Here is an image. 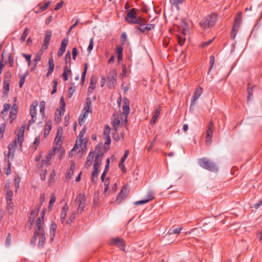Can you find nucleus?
<instances>
[{
	"instance_id": "nucleus-23",
	"label": "nucleus",
	"mask_w": 262,
	"mask_h": 262,
	"mask_svg": "<svg viewBox=\"0 0 262 262\" xmlns=\"http://www.w3.org/2000/svg\"><path fill=\"white\" fill-rule=\"evenodd\" d=\"M94 157V152L92 151H90L86 159L85 162V165L89 166L92 164V161L93 160Z\"/></svg>"
},
{
	"instance_id": "nucleus-5",
	"label": "nucleus",
	"mask_w": 262,
	"mask_h": 262,
	"mask_svg": "<svg viewBox=\"0 0 262 262\" xmlns=\"http://www.w3.org/2000/svg\"><path fill=\"white\" fill-rule=\"evenodd\" d=\"M117 71L115 69H112L110 71L107 75L108 81L107 85L110 89L115 88V84L116 82Z\"/></svg>"
},
{
	"instance_id": "nucleus-6",
	"label": "nucleus",
	"mask_w": 262,
	"mask_h": 262,
	"mask_svg": "<svg viewBox=\"0 0 262 262\" xmlns=\"http://www.w3.org/2000/svg\"><path fill=\"white\" fill-rule=\"evenodd\" d=\"M129 191V189L127 185L123 186L117 196L116 200H115V203L117 204H120L123 200L126 198Z\"/></svg>"
},
{
	"instance_id": "nucleus-4",
	"label": "nucleus",
	"mask_w": 262,
	"mask_h": 262,
	"mask_svg": "<svg viewBox=\"0 0 262 262\" xmlns=\"http://www.w3.org/2000/svg\"><path fill=\"white\" fill-rule=\"evenodd\" d=\"M75 202L78 204L77 210L79 212L81 213L84 209L86 198L84 193H79L75 200Z\"/></svg>"
},
{
	"instance_id": "nucleus-27",
	"label": "nucleus",
	"mask_w": 262,
	"mask_h": 262,
	"mask_svg": "<svg viewBox=\"0 0 262 262\" xmlns=\"http://www.w3.org/2000/svg\"><path fill=\"white\" fill-rule=\"evenodd\" d=\"M68 43V38H64L61 43V45L60 47L59 50L61 51L65 52Z\"/></svg>"
},
{
	"instance_id": "nucleus-15",
	"label": "nucleus",
	"mask_w": 262,
	"mask_h": 262,
	"mask_svg": "<svg viewBox=\"0 0 262 262\" xmlns=\"http://www.w3.org/2000/svg\"><path fill=\"white\" fill-rule=\"evenodd\" d=\"M89 112L82 110L81 115L78 119V122L80 126H82L84 123L86 119L87 118Z\"/></svg>"
},
{
	"instance_id": "nucleus-49",
	"label": "nucleus",
	"mask_w": 262,
	"mask_h": 262,
	"mask_svg": "<svg viewBox=\"0 0 262 262\" xmlns=\"http://www.w3.org/2000/svg\"><path fill=\"white\" fill-rule=\"evenodd\" d=\"M8 62L9 63V66L10 67H12L14 64V58L11 55V54H9L8 55Z\"/></svg>"
},
{
	"instance_id": "nucleus-43",
	"label": "nucleus",
	"mask_w": 262,
	"mask_h": 262,
	"mask_svg": "<svg viewBox=\"0 0 262 262\" xmlns=\"http://www.w3.org/2000/svg\"><path fill=\"white\" fill-rule=\"evenodd\" d=\"M13 192L11 190H7L6 195H7V201H11L13 199Z\"/></svg>"
},
{
	"instance_id": "nucleus-22",
	"label": "nucleus",
	"mask_w": 262,
	"mask_h": 262,
	"mask_svg": "<svg viewBox=\"0 0 262 262\" xmlns=\"http://www.w3.org/2000/svg\"><path fill=\"white\" fill-rule=\"evenodd\" d=\"M9 84L10 82H8L6 80H4L3 82V87H4V90H3V95L7 96L8 95L9 91Z\"/></svg>"
},
{
	"instance_id": "nucleus-45",
	"label": "nucleus",
	"mask_w": 262,
	"mask_h": 262,
	"mask_svg": "<svg viewBox=\"0 0 262 262\" xmlns=\"http://www.w3.org/2000/svg\"><path fill=\"white\" fill-rule=\"evenodd\" d=\"M53 82V89L51 93L52 95H53L57 92V84H58V81L56 79H54Z\"/></svg>"
},
{
	"instance_id": "nucleus-8",
	"label": "nucleus",
	"mask_w": 262,
	"mask_h": 262,
	"mask_svg": "<svg viewBox=\"0 0 262 262\" xmlns=\"http://www.w3.org/2000/svg\"><path fill=\"white\" fill-rule=\"evenodd\" d=\"M203 89L201 87H198L196 89L194 95L192 96L191 99V104L190 106V111L193 110V106L194 105L195 101L198 99L200 96L202 94Z\"/></svg>"
},
{
	"instance_id": "nucleus-46",
	"label": "nucleus",
	"mask_w": 262,
	"mask_h": 262,
	"mask_svg": "<svg viewBox=\"0 0 262 262\" xmlns=\"http://www.w3.org/2000/svg\"><path fill=\"white\" fill-rule=\"evenodd\" d=\"M16 140H15L13 143H10L8 145L9 150L15 151V148L16 147Z\"/></svg>"
},
{
	"instance_id": "nucleus-55",
	"label": "nucleus",
	"mask_w": 262,
	"mask_h": 262,
	"mask_svg": "<svg viewBox=\"0 0 262 262\" xmlns=\"http://www.w3.org/2000/svg\"><path fill=\"white\" fill-rule=\"evenodd\" d=\"M75 90H76L75 86H71L69 88V93H68L69 98H71L72 97L74 93L75 92Z\"/></svg>"
},
{
	"instance_id": "nucleus-60",
	"label": "nucleus",
	"mask_w": 262,
	"mask_h": 262,
	"mask_svg": "<svg viewBox=\"0 0 262 262\" xmlns=\"http://www.w3.org/2000/svg\"><path fill=\"white\" fill-rule=\"evenodd\" d=\"M11 77V74L10 73V72H8L5 75L4 80H6L8 82H10Z\"/></svg>"
},
{
	"instance_id": "nucleus-21",
	"label": "nucleus",
	"mask_w": 262,
	"mask_h": 262,
	"mask_svg": "<svg viewBox=\"0 0 262 262\" xmlns=\"http://www.w3.org/2000/svg\"><path fill=\"white\" fill-rule=\"evenodd\" d=\"M120 123V120L118 118H115L112 120V125L114 132H117L118 130Z\"/></svg>"
},
{
	"instance_id": "nucleus-20",
	"label": "nucleus",
	"mask_w": 262,
	"mask_h": 262,
	"mask_svg": "<svg viewBox=\"0 0 262 262\" xmlns=\"http://www.w3.org/2000/svg\"><path fill=\"white\" fill-rule=\"evenodd\" d=\"M46 241V236L45 233H42L40 236L38 243V247L39 248H42L43 247V245L45 244Z\"/></svg>"
},
{
	"instance_id": "nucleus-16",
	"label": "nucleus",
	"mask_w": 262,
	"mask_h": 262,
	"mask_svg": "<svg viewBox=\"0 0 262 262\" xmlns=\"http://www.w3.org/2000/svg\"><path fill=\"white\" fill-rule=\"evenodd\" d=\"M39 211V208H38L37 210H32L31 212L29 217V226H32L34 224V221L35 219V216L38 214Z\"/></svg>"
},
{
	"instance_id": "nucleus-9",
	"label": "nucleus",
	"mask_w": 262,
	"mask_h": 262,
	"mask_svg": "<svg viewBox=\"0 0 262 262\" xmlns=\"http://www.w3.org/2000/svg\"><path fill=\"white\" fill-rule=\"evenodd\" d=\"M130 112L129 107V101L128 99L124 98L123 99V115L126 118L127 115ZM127 121L126 118L125 119V122L126 123Z\"/></svg>"
},
{
	"instance_id": "nucleus-53",
	"label": "nucleus",
	"mask_w": 262,
	"mask_h": 262,
	"mask_svg": "<svg viewBox=\"0 0 262 262\" xmlns=\"http://www.w3.org/2000/svg\"><path fill=\"white\" fill-rule=\"evenodd\" d=\"M123 48L121 45H117L116 48V52L117 55L122 54H123Z\"/></svg>"
},
{
	"instance_id": "nucleus-19",
	"label": "nucleus",
	"mask_w": 262,
	"mask_h": 262,
	"mask_svg": "<svg viewBox=\"0 0 262 262\" xmlns=\"http://www.w3.org/2000/svg\"><path fill=\"white\" fill-rule=\"evenodd\" d=\"M160 114V110L158 108H156L155 110L154 115L150 121V123L151 124H154L156 122V121H157L158 118L159 117Z\"/></svg>"
},
{
	"instance_id": "nucleus-24",
	"label": "nucleus",
	"mask_w": 262,
	"mask_h": 262,
	"mask_svg": "<svg viewBox=\"0 0 262 262\" xmlns=\"http://www.w3.org/2000/svg\"><path fill=\"white\" fill-rule=\"evenodd\" d=\"M51 2L48 1L46 2L44 5L40 6L37 10L36 13H40L43 11H45L46 9H47V8L50 5Z\"/></svg>"
},
{
	"instance_id": "nucleus-62",
	"label": "nucleus",
	"mask_w": 262,
	"mask_h": 262,
	"mask_svg": "<svg viewBox=\"0 0 262 262\" xmlns=\"http://www.w3.org/2000/svg\"><path fill=\"white\" fill-rule=\"evenodd\" d=\"M147 203H148V200H146V199H145V200L136 201L135 202H134V205H143V204H146Z\"/></svg>"
},
{
	"instance_id": "nucleus-36",
	"label": "nucleus",
	"mask_w": 262,
	"mask_h": 262,
	"mask_svg": "<svg viewBox=\"0 0 262 262\" xmlns=\"http://www.w3.org/2000/svg\"><path fill=\"white\" fill-rule=\"evenodd\" d=\"M182 227H178L174 229L170 228L169 230V233L170 234H178L181 232V231L182 230Z\"/></svg>"
},
{
	"instance_id": "nucleus-37",
	"label": "nucleus",
	"mask_w": 262,
	"mask_h": 262,
	"mask_svg": "<svg viewBox=\"0 0 262 262\" xmlns=\"http://www.w3.org/2000/svg\"><path fill=\"white\" fill-rule=\"evenodd\" d=\"M69 209L68 204L66 203L62 208V211L61 212L60 216H66L67 212Z\"/></svg>"
},
{
	"instance_id": "nucleus-14",
	"label": "nucleus",
	"mask_w": 262,
	"mask_h": 262,
	"mask_svg": "<svg viewBox=\"0 0 262 262\" xmlns=\"http://www.w3.org/2000/svg\"><path fill=\"white\" fill-rule=\"evenodd\" d=\"M52 122L51 120H48L45 126V132L43 136L46 138L50 134L52 128Z\"/></svg>"
},
{
	"instance_id": "nucleus-59",
	"label": "nucleus",
	"mask_w": 262,
	"mask_h": 262,
	"mask_svg": "<svg viewBox=\"0 0 262 262\" xmlns=\"http://www.w3.org/2000/svg\"><path fill=\"white\" fill-rule=\"evenodd\" d=\"M94 43H93V38H91L90 41L89 45L88 48V51L90 52L93 49Z\"/></svg>"
},
{
	"instance_id": "nucleus-58",
	"label": "nucleus",
	"mask_w": 262,
	"mask_h": 262,
	"mask_svg": "<svg viewBox=\"0 0 262 262\" xmlns=\"http://www.w3.org/2000/svg\"><path fill=\"white\" fill-rule=\"evenodd\" d=\"M127 39V35L125 32L122 33L121 35V40L122 44L124 45Z\"/></svg>"
},
{
	"instance_id": "nucleus-26",
	"label": "nucleus",
	"mask_w": 262,
	"mask_h": 262,
	"mask_svg": "<svg viewBox=\"0 0 262 262\" xmlns=\"http://www.w3.org/2000/svg\"><path fill=\"white\" fill-rule=\"evenodd\" d=\"M46 102L45 101H41L40 102L39 108H40V113L43 118L45 117V110Z\"/></svg>"
},
{
	"instance_id": "nucleus-7",
	"label": "nucleus",
	"mask_w": 262,
	"mask_h": 262,
	"mask_svg": "<svg viewBox=\"0 0 262 262\" xmlns=\"http://www.w3.org/2000/svg\"><path fill=\"white\" fill-rule=\"evenodd\" d=\"M146 22V20L144 19V21H141V24L137 26L136 29L139 30L141 33H145L155 28V25L153 24H147L144 28H142L143 26H145Z\"/></svg>"
},
{
	"instance_id": "nucleus-56",
	"label": "nucleus",
	"mask_w": 262,
	"mask_h": 262,
	"mask_svg": "<svg viewBox=\"0 0 262 262\" xmlns=\"http://www.w3.org/2000/svg\"><path fill=\"white\" fill-rule=\"evenodd\" d=\"M71 55L70 51H68L65 56V61L67 63L71 61Z\"/></svg>"
},
{
	"instance_id": "nucleus-18",
	"label": "nucleus",
	"mask_w": 262,
	"mask_h": 262,
	"mask_svg": "<svg viewBox=\"0 0 262 262\" xmlns=\"http://www.w3.org/2000/svg\"><path fill=\"white\" fill-rule=\"evenodd\" d=\"M71 73V71L68 68V65L66 64L63 67V73L62 74V77L63 79L65 81H67L68 80L69 77L68 75L69 74Z\"/></svg>"
},
{
	"instance_id": "nucleus-17",
	"label": "nucleus",
	"mask_w": 262,
	"mask_h": 262,
	"mask_svg": "<svg viewBox=\"0 0 262 262\" xmlns=\"http://www.w3.org/2000/svg\"><path fill=\"white\" fill-rule=\"evenodd\" d=\"M37 102H34L33 104L31 105L30 107V114L31 118H36V107L37 106Z\"/></svg>"
},
{
	"instance_id": "nucleus-12",
	"label": "nucleus",
	"mask_w": 262,
	"mask_h": 262,
	"mask_svg": "<svg viewBox=\"0 0 262 262\" xmlns=\"http://www.w3.org/2000/svg\"><path fill=\"white\" fill-rule=\"evenodd\" d=\"M129 155V150L126 149L125 150L124 152V155L123 157L121 158L119 163V167L123 171H125V168L124 167V165L123 164L124 162L125 161V159L127 158L128 156Z\"/></svg>"
},
{
	"instance_id": "nucleus-57",
	"label": "nucleus",
	"mask_w": 262,
	"mask_h": 262,
	"mask_svg": "<svg viewBox=\"0 0 262 262\" xmlns=\"http://www.w3.org/2000/svg\"><path fill=\"white\" fill-rule=\"evenodd\" d=\"M75 212H73L70 216V218L67 221V224H71L75 219Z\"/></svg>"
},
{
	"instance_id": "nucleus-42",
	"label": "nucleus",
	"mask_w": 262,
	"mask_h": 262,
	"mask_svg": "<svg viewBox=\"0 0 262 262\" xmlns=\"http://www.w3.org/2000/svg\"><path fill=\"white\" fill-rule=\"evenodd\" d=\"M215 58L212 55L210 57V62H209V69L208 72V74H209V72H210L211 69L212 68L214 63Z\"/></svg>"
},
{
	"instance_id": "nucleus-50",
	"label": "nucleus",
	"mask_w": 262,
	"mask_h": 262,
	"mask_svg": "<svg viewBox=\"0 0 262 262\" xmlns=\"http://www.w3.org/2000/svg\"><path fill=\"white\" fill-rule=\"evenodd\" d=\"M55 200H56V198H55V196L54 194V193H52L51 197L50 198V200L49 204V208H52V205H53V204L55 202Z\"/></svg>"
},
{
	"instance_id": "nucleus-40",
	"label": "nucleus",
	"mask_w": 262,
	"mask_h": 262,
	"mask_svg": "<svg viewBox=\"0 0 262 262\" xmlns=\"http://www.w3.org/2000/svg\"><path fill=\"white\" fill-rule=\"evenodd\" d=\"M28 32H29V29H28V28H26L25 29L23 33L20 37L21 41L24 42L26 40V39L28 36Z\"/></svg>"
},
{
	"instance_id": "nucleus-25",
	"label": "nucleus",
	"mask_w": 262,
	"mask_h": 262,
	"mask_svg": "<svg viewBox=\"0 0 262 262\" xmlns=\"http://www.w3.org/2000/svg\"><path fill=\"white\" fill-rule=\"evenodd\" d=\"M213 127L214 125L213 122H212V121H210L209 123V124L207 126V135H208V136H212Z\"/></svg>"
},
{
	"instance_id": "nucleus-28",
	"label": "nucleus",
	"mask_w": 262,
	"mask_h": 262,
	"mask_svg": "<svg viewBox=\"0 0 262 262\" xmlns=\"http://www.w3.org/2000/svg\"><path fill=\"white\" fill-rule=\"evenodd\" d=\"M56 149H57V147H55L53 149V150L49 151V152L46 157L47 162L49 161V160L52 158V157L55 154Z\"/></svg>"
},
{
	"instance_id": "nucleus-38",
	"label": "nucleus",
	"mask_w": 262,
	"mask_h": 262,
	"mask_svg": "<svg viewBox=\"0 0 262 262\" xmlns=\"http://www.w3.org/2000/svg\"><path fill=\"white\" fill-rule=\"evenodd\" d=\"M45 233L44 228L35 229L33 236H35L36 237H37L38 236H40L42 233Z\"/></svg>"
},
{
	"instance_id": "nucleus-39",
	"label": "nucleus",
	"mask_w": 262,
	"mask_h": 262,
	"mask_svg": "<svg viewBox=\"0 0 262 262\" xmlns=\"http://www.w3.org/2000/svg\"><path fill=\"white\" fill-rule=\"evenodd\" d=\"M111 130V127L108 125H106L105 126L104 132H103L104 136L105 137L110 136Z\"/></svg>"
},
{
	"instance_id": "nucleus-13",
	"label": "nucleus",
	"mask_w": 262,
	"mask_h": 262,
	"mask_svg": "<svg viewBox=\"0 0 262 262\" xmlns=\"http://www.w3.org/2000/svg\"><path fill=\"white\" fill-rule=\"evenodd\" d=\"M57 225L55 222H52L50 227V241H53L55 235Z\"/></svg>"
},
{
	"instance_id": "nucleus-30",
	"label": "nucleus",
	"mask_w": 262,
	"mask_h": 262,
	"mask_svg": "<svg viewBox=\"0 0 262 262\" xmlns=\"http://www.w3.org/2000/svg\"><path fill=\"white\" fill-rule=\"evenodd\" d=\"M86 130V127L85 126H84L83 127V128H82V129L79 133V134L78 136V138H79V142H80L81 143H82L83 140V137L84 134H85Z\"/></svg>"
},
{
	"instance_id": "nucleus-44",
	"label": "nucleus",
	"mask_w": 262,
	"mask_h": 262,
	"mask_svg": "<svg viewBox=\"0 0 262 262\" xmlns=\"http://www.w3.org/2000/svg\"><path fill=\"white\" fill-rule=\"evenodd\" d=\"M100 157L99 154H97L96 156L95 159L94 160V168L99 169V166L100 165V163H99L98 162V158Z\"/></svg>"
},
{
	"instance_id": "nucleus-1",
	"label": "nucleus",
	"mask_w": 262,
	"mask_h": 262,
	"mask_svg": "<svg viewBox=\"0 0 262 262\" xmlns=\"http://www.w3.org/2000/svg\"><path fill=\"white\" fill-rule=\"evenodd\" d=\"M137 9L132 8L127 12L126 17H125V21L129 24H138L139 25L141 24V21H144V18L141 16H138Z\"/></svg>"
},
{
	"instance_id": "nucleus-32",
	"label": "nucleus",
	"mask_w": 262,
	"mask_h": 262,
	"mask_svg": "<svg viewBox=\"0 0 262 262\" xmlns=\"http://www.w3.org/2000/svg\"><path fill=\"white\" fill-rule=\"evenodd\" d=\"M146 200H148V202L153 200L155 198L154 191L151 190H149L146 195Z\"/></svg>"
},
{
	"instance_id": "nucleus-3",
	"label": "nucleus",
	"mask_w": 262,
	"mask_h": 262,
	"mask_svg": "<svg viewBox=\"0 0 262 262\" xmlns=\"http://www.w3.org/2000/svg\"><path fill=\"white\" fill-rule=\"evenodd\" d=\"M216 20V16L215 14H212L203 18L200 22L201 27L204 29H208L212 27Z\"/></svg>"
},
{
	"instance_id": "nucleus-52",
	"label": "nucleus",
	"mask_w": 262,
	"mask_h": 262,
	"mask_svg": "<svg viewBox=\"0 0 262 262\" xmlns=\"http://www.w3.org/2000/svg\"><path fill=\"white\" fill-rule=\"evenodd\" d=\"M79 19H77L76 22L72 25L70 28L69 29L68 31L67 32V35H69L72 30L77 25V24L79 23Z\"/></svg>"
},
{
	"instance_id": "nucleus-34",
	"label": "nucleus",
	"mask_w": 262,
	"mask_h": 262,
	"mask_svg": "<svg viewBox=\"0 0 262 262\" xmlns=\"http://www.w3.org/2000/svg\"><path fill=\"white\" fill-rule=\"evenodd\" d=\"M27 76V72H25L22 75H21L20 77L19 82V86L20 88H21L23 85V84L25 83V79Z\"/></svg>"
},
{
	"instance_id": "nucleus-63",
	"label": "nucleus",
	"mask_w": 262,
	"mask_h": 262,
	"mask_svg": "<svg viewBox=\"0 0 262 262\" xmlns=\"http://www.w3.org/2000/svg\"><path fill=\"white\" fill-rule=\"evenodd\" d=\"M78 54V50L76 48H73L72 49V58L73 60H75L76 56Z\"/></svg>"
},
{
	"instance_id": "nucleus-29",
	"label": "nucleus",
	"mask_w": 262,
	"mask_h": 262,
	"mask_svg": "<svg viewBox=\"0 0 262 262\" xmlns=\"http://www.w3.org/2000/svg\"><path fill=\"white\" fill-rule=\"evenodd\" d=\"M62 131H63L62 127L61 126H59L58 127L57 132V134L56 135V137H55V141H56L57 140V139L60 138L61 135L62 134ZM59 141V139H58L57 141V144H58Z\"/></svg>"
},
{
	"instance_id": "nucleus-31",
	"label": "nucleus",
	"mask_w": 262,
	"mask_h": 262,
	"mask_svg": "<svg viewBox=\"0 0 262 262\" xmlns=\"http://www.w3.org/2000/svg\"><path fill=\"white\" fill-rule=\"evenodd\" d=\"M51 36H52V32L48 31L46 34V36H45L44 40H43V43L49 44L50 42V41L51 40Z\"/></svg>"
},
{
	"instance_id": "nucleus-33",
	"label": "nucleus",
	"mask_w": 262,
	"mask_h": 262,
	"mask_svg": "<svg viewBox=\"0 0 262 262\" xmlns=\"http://www.w3.org/2000/svg\"><path fill=\"white\" fill-rule=\"evenodd\" d=\"M17 110H11L10 113H9V117L10 119H11L12 121L11 122L14 120L17 116Z\"/></svg>"
},
{
	"instance_id": "nucleus-64",
	"label": "nucleus",
	"mask_w": 262,
	"mask_h": 262,
	"mask_svg": "<svg viewBox=\"0 0 262 262\" xmlns=\"http://www.w3.org/2000/svg\"><path fill=\"white\" fill-rule=\"evenodd\" d=\"M41 54H42L41 53H37L36 54L35 58L34 59V62L37 63L38 61H39L40 60Z\"/></svg>"
},
{
	"instance_id": "nucleus-48",
	"label": "nucleus",
	"mask_w": 262,
	"mask_h": 262,
	"mask_svg": "<svg viewBox=\"0 0 262 262\" xmlns=\"http://www.w3.org/2000/svg\"><path fill=\"white\" fill-rule=\"evenodd\" d=\"M247 91L248 92V95L247 96V101L249 102L251 97L253 96L252 93V89L250 87V84H248V86L247 88Z\"/></svg>"
},
{
	"instance_id": "nucleus-35",
	"label": "nucleus",
	"mask_w": 262,
	"mask_h": 262,
	"mask_svg": "<svg viewBox=\"0 0 262 262\" xmlns=\"http://www.w3.org/2000/svg\"><path fill=\"white\" fill-rule=\"evenodd\" d=\"M87 69H88V64H87V63H85L84 64V71L82 72V75H81V83L82 84H83L84 83L85 75L86 74Z\"/></svg>"
},
{
	"instance_id": "nucleus-11",
	"label": "nucleus",
	"mask_w": 262,
	"mask_h": 262,
	"mask_svg": "<svg viewBox=\"0 0 262 262\" xmlns=\"http://www.w3.org/2000/svg\"><path fill=\"white\" fill-rule=\"evenodd\" d=\"M82 110L91 113H92V101L90 98L88 97L86 99L84 103V107Z\"/></svg>"
},
{
	"instance_id": "nucleus-2",
	"label": "nucleus",
	"mask_w": 262,
	"mask_h": 262,
	"mask_svg": "<svg viewBox=\"0 0 262 262\" xmlns=\"http://www.w3.org/2000/svg\"><path fill=\"white\" fill-rule=\"evenodd\" d=\"M198 163L201 167L208 170L211 171H217L218 170L216 164L207 158H203L199 159Z\"/></svg>"
},
{
	"instance_id": "nucleus-61",
	"label": "nucleus",
	"mask_w": 262,
	"mask_h": 262,
	"mask_svg": "<svg viewBox=\"0 0 262 262\" xmlns=\"http://www.w3.org/2000/svg\"><path fill=\"white\" fill-rule=\"evenodd\" d=\"M104 192H106L109 188V178H107V179L104 182Z\"/></svg>"
},
{
	"instance_id": "nucleus-51",
	"label": "nucleus",
	"mask_w": 262,
	"mask_h": 262,
	"mask_svg": "<svg viewBox=\"0 0 262 262\" xmlns=\"http://www.w3.org/2000/svg\"><path fill=\"white\" fill-rule=\"evenodd\" d=\"M22 56L26 59L27 61L28 65L29 66L31 64V54H26L25 53H22Z\"/></svg>"
},
{
	"instance_id": "nucleus-41",
	"label": "nucleus",
	"mask_w": 262,
	"mask_h": 262,
	"mask_svg": "<svg viewBox=\"0 0 262 262\" xmlns=\"http://www.w3.org/2000/svg\"><path fill=\"white\" fill-rule=\"evenodd\" d=\"M105 143H104V148L105 149H108L110 145L111 142V139L110 136L108 137H105Z\"/></svg>"
},
{
	"instance_id": "nucleus-10",
	"label": "nucleus",
	"mask_w": 262,
	"mask_h": 262,
	"mask_svg": "<svg viewBox=\"0 0 262 262\" xmlns=\"http://www.w3.org/2000/svg\"><path fill=\"white\" fill-rule=\"evenodd\" d=\"M111 244L118 247L121 250L125 251V244L122 238H116L113 239Z\"/></svg>"
},
{
	"instance_id": "nucleus-54",
	"label": "nucleus",
	"mask_w": 262,
	"mask_h": 262,
	"mask_svg": "<svg viewBox=\"0 0 262 262\" xmlns=\"http://www.w3.org/2000/svg\"><path fill=\"white\" fill-rule=\"evenodd\" d=\"M7 210L9 212L12 211L13 210V203L12 201H7Z\"/></svg>"
},
{
	"instance_id": "nucleus-47",
	"label": "nucleus",
	"mask_w": 262,
	"mask_h": 262,
	"mask_svg": "<svg viewBox=\"0 0 262 262\" xmlns=\"http://www.w3.org/2000/svg\"><path fill=\"white\" fill-rule=\"evenodd\" d=\"M6 125L2 123L0 125V139H2L4 136V133L5 130Z\"/></svg>"
}]
</instances>
